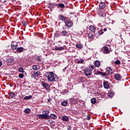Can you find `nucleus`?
<instances>
[{
    "label": "nucleus",
    "mask_w": 130,
    "mask_h": 130,
    "mask_svg": "<svg viewBox=\"0 0 130 130\" xmlns=\"http://www.w3.org/2000/svg\"><path fill=\"white\" fill-rule=\"evenodd\" d=\"M42 85L45 88L46 90H49V88H50L49 84L48 83H45L44 82H42Z\"/></svg>",
    "instance_id": "10"
},
{
    "label": "nucleus",
    "mask_w": 130,
    "mask_h": 130,
    "mask_svg": "<svg viewBox=\"0 0 130 130\" xmlns=\"http://www.w3.org/2000/svg\"><path fill=\"white\" fill-rule=\"evenodd\" d=\"M17 47H18L17 44H16V45L12 44L11 45V48H12V49H13V50H15L17 49Z\"/></svg>",
    "instance_id": "25"
},
{
    "label": "nucleus",
    "mask_w": 130,
    "mask_h": 130,
    "mask_svg": "<svg viewBox=\"0 0 130 130\" xmlns=\"http://www.w3.org/2000/svg\"><path fill=\"white\" fill-rule=\"evenodd\" d=\"M104 32H106L107 31V29L106 28H104Z\"/></svg>",
    "instance_id": "50"
},
{
    "label": "nucleus",
    "mask_w": 130,
    "mask_h": 130,
    "mask_svg": "<svg viewBox=\"0 0 130 130\" xmlns=\"http://www.w3.org/2000/svg\"><path fill=\"white\" fill-rule=\"evenodd\" d=\"M63 49H64V48H63V47H58L57 46H55V47L54 48V50H56V51H57V50L61 51V50H63Z\"/></svg>",
    "instance_id": "22"
},
{
    "label": "nucleus",
    "mask_w": 130,
    "mask_h": 130,
    "mask_svg": "<svg viewBox=\"0 0 130 130\" xmlns=\"http://www.w3.org/2000/svg\"><path fill=\"white\" fill-rule=\"evenodd\" d=\"M24 50V48L20 47L17 49V52H19V53H21V52H23V51Z\"/></svg>",
    "instance_id": "23"
},
{
    "label": "nucleus",
    "mask_w": 130,
    "mask_h": 130,
    "mask_svg": "<svg viewBox=\"0 0 130 130\" xmlns=\"http://www.w3.org/2000/svg\"><path fill=\"white\" fill-rule=\"evenodd\" d=\"M89 68L91 69L92 71H93L95 69V67L93 65V66H89Z\"/></svg>",
    "instance_id": "42"
},
{
    "label": "nucleus",
    "mask_w": 130,
    "mask_h": 130,
    "mask_svg": "<svg viewBox=\"0 0 130 130\" xmlns=\"http://www.w3.org/2000/svg\"><path fill=\"white\" fill-rule=\"evenodd\" d=\"M94 64L95 67L96 68H99L100 67V64H101V62H100L99 60H95Z\"/></svg>",
    "instance_id": "18"
},
{
    "label": "nucleus",
    "mask_w": 130,
    "mask_h": 130,
    "mask_svg": "<svg viewBox=\"0 0 130 130\" xmlns=\"http://www.w3.org/2000/svg\"><path fill=\"white\" fill-rule=\"evenodd\" d=\"M22 24L23 26H27V22L25 20L22 21Z\"/></svg>",
    "instance_id": "38"
},
{
    "label": "nucleus",
    "mask_w": 130,
    "mask_h": 130,
    "mask_svg": "<svg viewBox=\"0 0 130 130\" xmlns=\"http://www.w3.org/2000/svg\"><path fill=\"white\" fill-rule=\"evenodd\" d=\"M69 102L71 104H78V99H75L74 97H72L69 99Z\"/></svg>",
    "instance_id": "6"
},
{
    "label": "nucleus",
    "mask_w": 130,
    "mask_h": 130,
    "mask_svg": "<svg viewBox=\"0 0 130 130\" xmlns=\"http://www.w3.org/2000/svg\"><path fill=\"white\" fill-rule=\"evenodd\" d=\"M89 30L90 31H91V32H93V33H95V32L96 31V28L93 25H90L89 26Z\"/></svg>",
    "instance_id": "16"
},
{
    "label": "nucleus",
    "mask_w": 130,
    "mask_h": 130,
    "mask_svg": "<svg viewBox=\"0 0 130 130\" xmlns=\"http://www.w3.org/2000/svg\"><path fill=\"white\" fill-rule=\"evenodd\" d=\"M103 33H104L103 32V29H100L99 31V35H102V34H103Z\"/></svg>",
    "instance_id": "36"
},
{
    "label": "nucleus",
    "mask_w": 130,
    "mask_h": 130,
    "mask_svg": "<svg viewBox=\"0 0 130 130\" xmlns=\"http://www.w3.org/2000/svg\"><path fill=\"white\" fill-rule=\"evenodd\" d=\"M55 37H59V35L57 33L55 34Z\"/></svg>",
    "instance_id": "46"
},
{
    "label": "nucleus",
    "mask_w": 130,
    "mask_h": 130,
    "mask_svg": "<svg viewBox=\"0 0 130 130\" xmlns=\"http://www.w3.org/2000/svg\"><path fill=\"white\" fill-rule=\"evenodd\" d=\"M43 114H39L38 116L39 119H48L49 116L48 114H49V111L47 110H44L42 112Z\"/></svg>",
    "instance_id": "2"
},
{
    "label": "nucleus",
    "mask_w": 130,
    "mask_h": 130,
    "mask_svg": "<svg viewBox=\"0 0 130 130\" xmlns=\"http://www.w3.org/2000/svg\"><path fill=\"white\" fill-rule=\"evenodd\" d=\"M37 61H41V59L40 57H38L37 59Z\"/></svg>",
    "instance_id": "45"
},
{
    "label": "nucleus",
    "mask_w": 130,
    "mask_h": 130,
    "mask_svg": "<svg viewBox=\"0 0 130 130\" xmlns=\"http://www.w3.org/2000/svg\"><path fill=\"white\" fill-rule=\"evenodd\" d=\"M76 47L79 49H82V48H83V45L81 44H77L76 45Z\"/></svg>",
    "instance_id": "24"
},
{
    "label": "nucleus",
    "mask_w": 130,
    "mask_h": 130,
    "mask_svg": "<svg viewBox=\"0 0 130 130\" xmlns=\"http://www.w3.org/2000/svg\"><path fill=\"white\" fill-rule=\"evenodd\" d=\"M101 74H102V72H100V71H96L95 73V74L97 75H101Z\"/></svg>",
    "instance_id": "39"
},
{
    "label": "nucleus",
    "mask_w": 130,
    "mask_h": 130,
    "mask_svg": "<svg viewBox=\"0 0 130 130\" xmlns=\"http://www.w3.org/2000/svg\"><path fill=\"white\" fill-rule=\"evenodd\" d=\"M102 51L105 54H108V53H110V50H109V48L106 46H104L102 48Z\"/></svg>",
    "instance_id": "5"
},
{
    "label": "nucleus",
    "mask_w": 130,
    "mask_h": 130,
    "mask_svg": "<svg viewBox=\"0 0 130 130\" xmlns=\"http://www.w3.org/2000/svg\"><path fill=\"white\" fill-rule=\"evenodd\" d=\"M106 73L108 76H109V75H112V74H113V72H112V69L109 67L106 68Z\"/></svg>",
    "instance_id": "8"
},
{
    "label": "nucleus",
    "mask_w": 130,
    "mask_h": 130,
    "mask_svg": "<svg viewBox=\"0 0 130 130\" xmlns=\"http://www.w3.org/2000/svg\"><path fill=\"white\" fill-rule=\"evenodd\" d=\"M9 95L11 98H15V93L11 92Z\"/></svg>",
    "instance_id": "33"
},
{
    "label": "nucleus",
    "mask_w": 130,
    "mask_h": 130,
    "mask_svg": "<svg viewBox=\"0 0 130 130\" xmlns=\"http://www.w3.org/2000/svg\"><path fill=\"white\" fill-rule=\"evenodd\" d=\"M115 64H120V61L119 60H117L115 61Z\"/></svg>",
    "instance_id": "41"
},
{
    "label": "nucleus",
    "mask_w": 130,
    "mask_h": 130,
    "mask_svg": "<svg viewBox=\"0 0 130 130\" xmlns=\"http://www.w3.org/2000/svg\"><path fill=\"white\" fill-rule=\"evenodd\" d=\"M32 99V95L25 96L23 99L24 100H29Z\"/></svg>",
    "instance_id": "26"
},
{
    "label": "nucleus",
    "mask_w": 130,
    "mask_h": 130,
    "mask_svg": "<svg viewBox=\"0 0 130 130\" xmlns=\"http://www.w3.org/2000/svg\"><path fill=\"white\" fill-rule=\"evenodd\" d=\"M51 99H49L48 100V102L50 103V102H51Z\"/></svg>",
    "instance_id": "49"
},
{
    "label": "nucleus",
    "mask_w": 130,
    "mask_h": 130,
    "mask_svg": "<svg viewBox=\"0 0 130 130\" xmlns=\"http://www.w3.org/2000/svg\"><path fill=\"white\" fill-rule=\"evenodd\" d=\"M106 7V5L105 3L103 2H101L99 4V9H101V10H104L105 8Z\"/></svg>",
    "instance_id": "9"
},
{
    "label": "nucleus",
    "mask_w": 130,
    "mask_h": 130,
    "mask_svg": "<svg viewBox=\"0 0 130 130\" xmlns=\"http://www.w3.org/2000/svg\"><path fill=\"white\" fill-rule=\"evenodd\" d=\"M55 6H56L57 8H60V9H64V7H66L64 4L62 3L56 4L55 5Z\"/></svg>",
    "instance_id": "13"
},
{
    "label": "nucleus",
    "mask_w": 130,
    "mask_h": 130,
    "mask_svg": "<svg viewBox=\"0 0 130 130\" xmlns=\"http://www.w3.org/2000/svg\"><path fill=\"white\" fill-rule=\"evenodd\" d=\"M77 63H84V59H81L79 61H77Z\"/></svg>",
    "instance_id": "37"
},
{
    "label": "nucleus",
    "mask_w": 130,
    "mask_h": 130,
    "mask_svg": "<svg viewBox=\"0 0 130 130\" xmlns=\"http://www.w3.org/2000/svg\"><path fill=\"white\" fill-rule=\"evenodd\" d=\"M32 70H34V71H37L38 70V68H37V66L36 65H33L32 66Z\"/></svg>",
    "instance_id": "34"
},
{
    "label": "nucleus",
    "mask_w": 130,
    "mask_h": 130,
    "mask_svg": "<svg viewBox=\"0 0 130 130\" xmlns=\"http://www.w3.org/2000/svg\"><path fill=\"white\" fill-rule=\"evenodd\" d=\"M31 111V110H30V109H25L24 110V112L25 113H26V114H28L29 113H30Z\"/></svg>",
    "instance_id": "31"
},
{
    "label": "nucleus",
    "mask_w": 130,
    "mask_h": 130,
    "mask_svg": "<svg viewBox=\"0 0 130 130\" xmlns=\"http://www.w3.org/2000/svg\"><path fill=\"white\" fill-rule=\"evenodd\" d=\"M61 36H63V37H68L69 36V32H68L67 30H66L65 29H63L62 32H61Z\"/></svg>",
    "instance_id": "12"
},
{
    "label": "nucleus",
    "mask_w": 130,
    "mask_h": 130,
    "mask_svg": "<svg viewBox=\"0 0 130 130\" xmlns=\"http://www.w3.org/2000/svg\"><path fill=\"white\" fill-rule=\"evenodd\" d=\"M18 77L19 78H20V79H23V78H24V75L22 74H19Z\"/></svg>",
    "instance_id": "40"
},
{
    "label": "nucleus",
    "mask_w": 130,
    "mask_h": 130,
    "mask_svg": "<svg viewBox=\"0 0 130 130\" xmlns=\"http://www.w3.org/2000/svg\"><path fill=\"white\" fill-rule=\"evenodd\" d=\"M83 72H84L85 76L88 78V76H91V75H92V71H91V69L89 68H85Z\"/></svg>",
    "instance_id": "4"
},
{
    "label": "nucleus",
    "mask_w": 130,
    "mask_h": 130,
    "mask_svg": "<svg viewBox=\"0 0 130 130\" xmlns=\"http://www.w3.org/2000/svg\"><path fill=\"white\" fill-rule=\"evenodd\" d=\"M62 29H64V27H62Z\"/></svg>",
    "instance_id": "52"
},
{
    "label": "nucleus",
    "mask_w": 130,
    "mask_h": 130,
    "mask_svg": "<svg viewBox=\"0 0 130 130\" xmlns=\"http://www.w3.org/2000/svg\"><path fill=\"white\" fill-rule=\"evenodd\" d=\"M64 23L66 26H67V27H68V28H71V27H73V25H74L73 21L70 20V19L64 21Z\"/></svg>",
    "instance_id": "3"
},
{
    "label": "nucleus",
    "mask_w": 130,
    "mask_h": 130,
    "mask_svg": "<svg viewBox=\"0 0 130 130\" xmlns=\"http://www.w3.org/2000/svg\"><path fill=\"white\" fill-rule=\"evenodd\" d=\"M18 72H19V73H23V74H24V73H25V71H24V69L22 67H20L18 69Z\"/></svg>",
    "instance_id": "29"
},
{
    "label": "nucleus",
    "mask_w": 130,
    "mask_h": 130,
    "mask_svg": "<svg viewBox=\"0 0 130 130\" xmlns=\"http://www.w3.org/2000/svg\"><path fill=\"white\" fill-rule=\"evenodd\" d=\"M104 88L105 89H109V83L107 81H104L103 83Z\"/></svg>",
    "instance_id": "11"
},
{
    "label": "nucleus",
    "mask_w": 130,
    "mask_h": 130,
    "mask_svg": "<svg viewBox=\"0 0 130 130\" xmlns=\"http://www.w3.org/2000/svg\"><path fill=\"white\" fill-rule=\"evenodd\" d=\"M106 22L107 23V24H110V22L111 21V19L110 18H107L105 19Z\"/></svg>",
    "instance_id": "30"
},
{
    "label": "nucleus",
    "mask_w": 130,
    "mask_h": 130,
    "mask_svg": "<svg viewBox=\"0 0 130 130\" xmlns=\"http://www.w3.org/2000/svg\"><path fill=\"white\" fill-rule=\"evenodd\" d=\"M89 38L90 39H91V38H93V35H92V34H89Z\"/></svg>",
    "instance_id": "48"
},
{
    "label": "nucleus",
    "mask_w": 130,
    "mask_h": 130,
    "mask_svg": "<svg viewBox=\"0 0 130 130\" xmlns=\"http://www.w3.org/2000/svg\"><path fill=\"white\" fill-rule=\"evenodd\" d=\"M58 17L59 18V20L61 21H64V22L66 21V20H67V17H64L63 15H59Z\"/></svg>",
    "instance_id": "20"
},
{
    "label": "nucleus",
    "mask_w": 130,
    "mask_h": 130,
    "mask_svg": "<svg viewBox=\"0 0 130 130\" xmlns=\"http://www.w3.org/2000/svg\"><path fill=\"white\" fill-rule=\"evenodd\" d=\"M72 126H68V127H67L68 130H72Z\"/></svg>",
    "instance_id": "43"
},
{
    "label": "nucleus",
    "mask_w": 130,
    "mask_h": 130,
    "mask_svg": "<svg viewBox=\"0 0 130 130\" xmlns=\"http://www.w3.org/2000/svg\"><path fill=\"white\" fill-rule=\"evenodd\" d=\"M62 120L63 121H69V120H70V118L68 116H64L62 117Z\"/></svg>",
    "instance_id": "19"
},
{
    "label": "nucleus",
    "mask_w": 130,
    "mask_h": 130,
    "mask_svg": "<svg viewBox=\"0 0 130 130\" xmlns=\"http://www.w3.org/2000/svg\"><path fill=\"white\" fill-rule=\"evenodd\" d=\"M87 120H90V119H91V116H88V117H87Z\"/></svg>",
    "instance_id": "47"
},
{
    "label": "nucleus",
    "mask_w": 130,
    "mask_h": 130,
    "mask_svg": "<svg viewBox=\"0 0 130 130\" xmlns=\"http://www.w3.org/2000/svg\"><path fill=\"white\" fill-rule=\"evenodd\" d=\"M121 75L119 74H116L114 75V79L116 81H120L121 80Z\"/></svg>",
    "instance_id": "7"
},
{
    "label": "nucleus",
    "mask_w": 130,
    "mask_h": 130,
    "mask_svg": "<svg viewBox=\"0 0 130 130\" xmlns=\"http://www.w3.org/2000/svg\"><path fill=\"white\" fill-rule=\"evenodd\" d=\"M34 74L35 75V77H39L41 75V73H40L39 71H34Z\"/></svg>",
    "instance_id": "21"
},
{
    "label": "nucleus",
    "mask_w": 130,
    "mask_h": 130,
    "mask_svg": "<svg viewBox=\"0 0 130 130\" xmlns=\"http://www.w3.org/2000/svg\"><path fill=\"white\" fill-rule=\"evenodd\" d=\"M48 9H50V11L52 12V9H53V4H50L48 6Z\"/></svg>",
    "instance_id": "28"
},
{
    "label": "nucleus",
    "mask_w": 130,
    "mask_h": 130,
    "mask_svg": "<svg viewBox=\"0 0 130 130\" xmlns=\"http://www.w3.org/2000/svg\"><path fill=\"white\" fill-rule=\"evenodd\" d=\"M15 60V59L14 58H11V59H8L7 60V61L9 64H14V61Z\"/></svg>",
    "instance_id": "17"
},
{
    "label": "nucleus",
    "mask_w": 130,
    "mask_h": 130,
    "mask_svg": "<svg viewBox=\"0 0 130 130\" xmlns=\"http://www.w3.org/2000/svg\"><path fill=\"white\" fill-rule=\"evenodd\" d=\"M48 119H50V118H51V119H56V118H57V116H56V115L54 114H52L50 115V116L48 115Z\"/></svg>",
    "instance_id": "15"
},
{
    "label": "nucleus",
    "mask_w": 130,
    "mask_h": 130,
    "mask_svg": "<svg viewBox=\"0 0 130 130\" xmlns=\"http://www.w3.org/2000/svg\"><path fill=\"white\" fill-rule=\"evenodd\" d=\"M114 95V92L112 90H109L108 93V96L109 98H112Z\"/></svg>",
    "instance_id": "14"
},
{
    "label": "nucleus",
    "mask_w": 130,
    "mask_h": 130,
    "mask_svg": "<svg viewBox=\"0 0 130 130\" xmlns=\"http://www.w3.org/2000/svg\"><path fill=\"white\" fill-rule=\"evenodd\" d=\"M45 77L47 78L48 82H55L57 80V75L52 72H48L45 74Z\"/></svg>",
    "instance_id": "1"
},
{
    "label": "nucleus",
    "mask_w": 130,
    "mask_h": 130,
    "mask_svg": "<svg viewBox=\"0 0 130 130\" xmlns=\"http://www.w3.org/2000/svg\"><path fill=\"white\" fill-rule=\"evenodd\" d=\"M101 76H103V77H106V76H108L107 73L106 72L103 73L102 72Z\"/></svg>",
    "instance_id": "35"
},
{
    "label": "nucleus",
    "mask_w": 130,
    "mask_h": 130,
    "mask_svg": "<svg viewBox=\"0 0 130 130\" xmlns=\"http://www.w3.org/2000/svg\"><path fill=\"white\" fill-rule=\"evenodd\" d=\"M101 17H102V18H104V17H106V14L104 13L102 15H101Z\"/></svg>",
    "instance_id": "44"
},
{
    "label": "nucleus",
    "mask_w": 130,
    "mask_h": 130,
    "mask_svg": "<svg viewBox=\"0 0 130 130\" xmlns=\"http://www.w3.org/2000/svg\"><path fill=\"white\" fill-rule=\"evenodd\" d=\"M90 101H91V103H92V104H95V103H96V102H97V100L95 98H92L91 99Z\"/></svg>",
    "instance_id": "27"
},
{
    "label": "nucleus",
    "mask_w": 130,
    "mask_h": 130,
    "mask_svg": "<svg viewBox=\"0 0 130 130\" xmlns=\"http://www.w3.org/2000/svg\"><path fill=\"white\" fill-rule=\"evenodd\" d=\"M2 64H3V63L2 62V61H0V67H2Z\"/></svg>",
    "instance_id": "51"
},
{
    "label": "nucleus",
    "mask_w": 130,
    "mask_h": 130,
    "mask_svg": "<svg viewBox=\"0 0 130 130\" xmlns=\"http://www.w3.org/2000/svg\"><path fill=\"white\" fill-rule=\"evenodd\" d=\"M67 104H68V101H63L61 103V105H62V106H67Z\"/></svg>",
    "instance_id": "32"
}]
</instances>
